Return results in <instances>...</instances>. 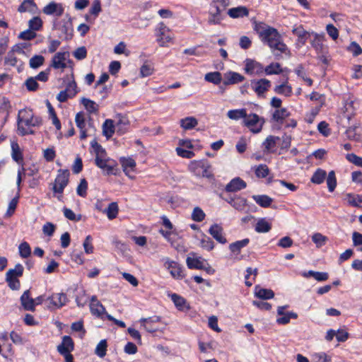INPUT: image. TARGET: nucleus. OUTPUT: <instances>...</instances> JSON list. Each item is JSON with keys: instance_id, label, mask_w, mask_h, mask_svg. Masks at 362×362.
<instances>
[{"instance_id": "nucleus-34", "label": "nucleus", "mask_w": 362, "mask_h": 362, "mask_svg": "<svg viewBox=\"0 0 362 362\" xmlns=\"http://www.w3.org/2000/svg\"><path fill=\"white\" fill-rule=\"evenodd\" d=\"M274 90L276 93L283 95L286 97H290L292 94V87L288 85L287 81L276 86Z\"/></svg>"}, {"instance_id": "nucleus-40", "label": "nucleus", "mask_w": 362, "mask_h": 362, "mask_svg": "<svg viewBox=\"0 0 362 362\" xmlns=\"http://www.w3.org/2000/svg\"><path fill=\"white\" fill-rule=\"evenodd\" d=\"M153 64L151 61H146L140 68V76L143 78L149 76L153 74Z\"/></svg>"}, {"instance_id": "nucleus-7", "label": "nucleus", "mask_w": 362, "mask_h": 362, "mask_svg": "<svg viewBox=\"0 0 362 362\" xmlns=\"http://www.w3.org/2000/svg\"><path fill=\"white\" fill-rule=\"evenodd\" d=\"M251 88L258 97H263L264 93L270 88L272 83L267 78L251 80Z\"/></svg>"}, {"instance_id": "nucleus-18", "label": "nucleus", "mask_w": 362, "mask_h": 362, "mask_svg": "<svg viewBox=\"0 0 362 362\" xmlns=\"http://www.w3.org/2000/svg\"><path fill=\"white\" fill-rule=\"evenodd\" d=\"M250 243V239L249 238H245V239H243V240H237L234 243H232L229 245V250L230 251V252L235 256V258L238 259V260H240L241 258L240 257H237V255H238L240 252H241V250L246 247Z\"/></svg>"}, {"instance_id": "nucleus-8", "label": "nucleus", "mask_w": 362, "mask_h": 362, "mask_svg": "<svg viewBox=\"0 0 362 362\" xmlns=\"http://www.w3.org/2000/svg\"><path fill=\"white\" fill-rule=\"evenodd\" d=\"M89 306L93 315L100 319H104L105 317L107 318V313H106L105 308L98 300L96 296H91Z\"/></svg>"}, {"instance_id": "nucleus-14", "label": "nucleus", "mask_w": 362, "mask_h": 362, "mask_svg": "<svg viewBox=\"0 0 362 362\" xmlns=\"http://www.w3.org/2000/svg\"><path fill=\"white\" fill-rule=\"evenodd\" d=\"M69 56L68 52H57L52 59V64L50 66L53 67L55 69H64L66 67V64L65 61L66 58Z\"/></svg>"}, {"instance_id": "nucleus-49", "label": "nucleus", "mask_w": 362, "mask_h": 362, "mask_svg": "<svg viewBox=\"0 0 362 362\" xmlns=\"http://www.w3.org/2000/svg\"><path fill=\"white\" fill-rule=\"evenodd\" d=\"M43 22L39 16H35L28 21L29 28L33 31H39L42 29Z\"/></svg>"}, {"instance_id": "nucleus-64", "label": "nucleus", "mask_w": 362, "mask_h": 362, "mask_svg": "<svg viewBox=\"0 0 362 362\" xmlns=\"http://www.w3.org/2000/svg\"><path fill=\"white\" fill-rule=\"evenodd\" d=\"M315 362H331V358L325 353L320 352L313 355Z\"/></svg>"}, {"instance_id": "nucleus-55", "label": "nucleus", "mask_w": 362, "mask_h": 362, "mask_svg": "<svg viewBox=\"0 0 362 362\" xmlns=\"http://www.w3.org/2000/svg\"><path fill=\"white\" fill-rule=\"evenodd\" d=\"M107 341L105 339L101 340L95 348V354L100 358L104 357L106 355L107 351Z\"/></svg>"}, {"instance_id": "nucleus-13", "label": "nucleus", "mask_w": 362, "mask_h": 362, "mask_svg": "<svg viewBox=\"0 0 362 362\" xmlns=\"http://www.w3.org/2000/svg\"><path fill=\"white\" fill-rule=\"evenodd\" d=\"M246 182L239 177L233 178L225 187L226 192H237L246 188Z\"/></svg>"}, {"instance_id": "nucleus-47", "label": "nucleus", "mask_w": 362, "mask_h": 362, "mask_svg": "<svg viewBox=\"0 0 362 362\" xmlns=\"http://www.w3.org/2000/svg\"><path fill=\"white\" fill-rule=\"evenodd\" d=\"M47 105L48 107L49 115L52 119L53 124L55 126L57 130H59L62 127L61 122L57 116L54 107L52 106L51 103L48 100H47Z\"/></svg>"}, {"instance_id": "nucleus-48", "label": "nucleus", "mask_w": 362, "mask_h": 362, "mask_svg": "<svg viewBox=\"0 0 362 362\" xmlns=\"http://www.w3.org/2000/svg\"><path fill=\"white\" fill-rule=\"evenodd\" d=\"M223 19V15L214 13V10H209L208 23L210 25H218Z\"/></svg>"}, {"instance_id": "nucleus-3", "label": "nucleus", "mask_w": 362, "mask_h": 362, "mask_svg": "<svg viewBox=\"0 0 362 362\" xmlns=\"http://www.w3.org/2000/svg\"><path fill=\"white\" fill-rule=\"evenodd\" d=\"M69 175L70 173L67 169H59L57 171L52 189L59 200H61L64 188L69 183Z\"/></svg>"}, {"instance_id": "nucleus-62", "label": "nucleus", "mask_w": 362, "mask_h": 362, "mask_svg": "<svg viewBox=\"0 0 362 362\" xmlns=\"http://www.w3.org/2000/svg\"><path fill=\"white\" fill-rule=\"evenodd\" d=\"M346 158L347 160L353 164H354L356 166L361 167L362 168V158L360 156H358L355 153H347L346 155Z\"/></svg>"}, {"instance_id": "nucleus-42", "label": "nucleus", "mask_w": 362, "mask_h": 362, "mask_svg": "<svg viewBox=\"0 0 362 362\" xmlns=\"http://www.w3.org/2000/svg\"><path fill=\"white\" fill-rule=\"evenodd\" d=\"M187 266L190 269H204L203 262L201 261L200 258H192L188 257L186 259Z\"/></svg>"}, {"instance_id": "nucleus-56", "label": "nucleus", "mask_w": 362, "mask_h": 362, "mask_svg": "<svg viewBox=\"0 0 362 362\" xmlns=\"http://www.w3.org/2000/svg\"><path fill=\"white\" fill-rule=\"evenodd\" d=\"M19 254L23 258L28 257L31 254V248L27 242H23L18 247Z\"/></svg>"}, {"instance_id": "nucleus-9", "label": "nucleus", "mask_w": 362, "mask_h": 362, "mask_svg": "<svg viewBox=\"0 0 362 362\" xmlns=\"http://www.w3.org/2000/svg\"><path fill=\"white\" fill-rule=\"evenodd\" d=\"M244 63V70L247 74L261 75L264 73V67L259 62L252 59H246Z\"/></svg>"}, {"instance_id": "nucleus-5", "label": "nucleus", "mask_w": 362, "mask_h": 362, "mask_svg": "<svg viewBox=\"0 0 362 362\" xmlns=\"http://www.w3.org/2000/svg\"><path fill=\"white\" fill-rule=\"evenodd\" d=\"M245 125L253 133H259L262 129L264 123V119L259 117L257 114L252 113L249 115H247L246 118L244 119Z\"/></svg>"}, {"instance_id": "nucleus-4", "label": "nucleus", "mask_w": 362, "mask_h": 362, "mask_svg": "<svg viewBox=\"0 0 362 362\" xmlns=\"http://www.w3.org/2000/svg\"><path fill=\"white\" fill-rule=\"evenodd\" d=\"M95 164L98 168H100L105 175H110L117 174V169L115 168L116 163L109 158L103 157L100 158L98 157H95Z\"/></svg>"}, {"instance_id": "nucleus-31", "label": "nucleus", "mask_w": 362, "mask_h": 362, "mask_svg": "<svg viewBox=\"0 0 362 362\" xmlns=\"http://www.w3.org/2000/svg\"><path fill=\"white\" fill-rule=\"evenodd\" d=\"M115 129L114 122L110 119H106L103 124V134L107 139H110L113 136Z\"/></svg>"}, {"instance_id": "nucleus-22", "label": "nucleus", "mask_w": 362, "mask_h": 362, "mask_svg": "<svg viewBox=\"0 0 362 362\" xmlns=\"http://www.w3.org/2000/svg\"><path fill=\"white\" fill-rule=\"evenodd\" d=\"M21 303L24 310L29 311L35 310L34 299L30 297V290H26L23 292L21 296Z\"/></svg>"}, {"instance_id": "nucleus-51", "label": "nucleus", "mask_w": 362, "mask_h": 362, "mask_svg": "<svg viewBox=\"0 0 362 362\" xmlns=\"http://www.w3.org/2000/svg\"><path fill=\"white\" fill-rule=\"evenodd\" d=\"M255 175L259 178H264L269 173V169L265 164H259L255 166Z\"/></svg>"}, {"instance_id": "nucleus-16", "label": "nucleus", "mask_w": 362, "mask_h": 362, "mask_svg": "<svg viewBox=\"0 0 362 362\" xmlns=\"http://www.w3.org/2000/svg\"><path fill=\"white\" fill-rule=\"evenodd\" d=\"M208 232L219 243L226 244L227 243V240L223 235V229L220 225L216 223L211 225Z\"/></svg>"}, {"instance_id": "nucleus-32", "label": "nucleus", "mask_w": 362, "mask_h": 362, "mask_svg": "<svg viewBox=\"0 0 362 362\" xmlns=\"http://www.w3.org/2000/svg\"><path fill=\"white\" fill-rule=\"evenodd\" d=\"M280 139L279 136L269 135L262 143V146L264 147V152H273L272 151V148H274L276 145L277 141Z\"/></svg>"}, {"instance_id": "nucleus-11", "label": "nucleus", "mask_w": 362, "mask_h": 362, "mask_svg": "<svg viewBox=\"0 0 362 362\" xmlns=\"http://www.w3.org/2000/svg\"><path fill=\"white\" fill-rule=\"evenodd\" d=\"M42 12L48 16L60 17L64 12V8L61 3L51 1L42 8Z\"/></svg>"}, {"instance_id": "nucleus-44", "label": "nucleus", "mask_w": 362, "mask_h": 362, "mask_svg": "<svg viewBox=\"0 0 362 362\" xmlns=\"http://www.w3.org/2000/svg\"><path fill=\"white\" fill-rule=\"evenodd\" d=\"M90 146L95 154V157H98L100 158L106 157L107 153L105 148L98 143L96 139H93L90 141Z\"/></svg>"}, {"instance_id": "nucleus-45", "label": "nucleus", "mask_w": 362, "mask_h": 362, "mask_svg": "<svg viewBox=\"0 0 362 362\" xmlns=\"http://www.w3.org/2000/svg\"><path fill=\"white\" fill-rule=\"evenodd\" d=\"M119 208L117 202H111L109 204L107 208L105 210L107 218L110 220L115 218L118 214Z\"/></svg>"}, {"instance_id": "nucleus-39", "label": "nucleus", "mask_w": 362, "mask_h": 362, "mask_svg": "<svg viewBox=\"0 0 362 362\" xmlns=\"http://www.w3.org/2000/svg\"><path fill=\"white\" fill-rule=\"evenodd\" d=\"M327 177V173L325 170L318 168L313 175L310 180L316 185L322 184Z\"/></svg>"}, {"instance_id": "nucleus-30", "label": "nucleus", "mask_w": 362, "mask_h": 362, "mask_svg": "<svg viewBox=\"0 0 362 362\" xmlns=\"http://www.w3.org/2000/svg\"><path fill=\"white\" fill-rule=\"evenodd\" d=\"M253 200L261 207H269L273 202V199L266 194L253 195L252 197Z\"/></svg>"}, {"instance_id": "nucleus-43", "label": "nucleus", "mask_w": 362, "mask_h": 362, "mask_svg": "<svg viewBox=\"0 0 362 362\" xmlns=\"http://www.w3.org/2000/svg\"><path fill=\"white\" fill-rule=\"evenodd\" d=\"M228 117L231 119L238 120L241 118H246L247 111L245 109L230 110L227 113Z\"/></svg>"}, {"instance_id": "nucleus-63", "label": "nucleus", "mask_w": 362, "mask_h": 362, "mask_svg": "<svg viewBox=\"0 0 362 362\" xmlns=\"http://www.w3.org/2000/svg\"><path fill=\"white\" fill-rule=\"evenodd\" d=\"M43 157L47 162H52L56 157V152L54 147L47 148L43 151Z\"/></svg>"}, {"instance_id": "nucleus-36", "label": "nucleus", "mask_w": 362, "mask_h": 362, "mask_svg": "<svg viewBox=\"0 0 362 362\" xmlns=\"http://www.w3.org/2000/svg\"><path fill=\"white\" fill-rule=\"evenodd\" d=\"M81 103L90 114L97 113L98 112V105H97L93 100L83 98L81 100Z\"/></svg>"}, {"instance_id": "nucleus-59", "label": "nucleus", "mask_w": 362, "mask_h": 362, "mask_svg": "<svg viewBox=\"0 0 362 362\" xmlns=\"http://www.w3.org/2000/svg\"><path fill=\"white\" fill-rule=\"evenodd\" d=\"M247 199L241 197H235V200L233 204V207L238 211H243L246 206Z\"/></svg>"}, {"instance_id": "nucleus-20", "label": "nucleus", "mask_w": 362, "mask_h": 362, "mask_svg": "<svg viewBox=\"0 0 362 362\" xmlns=\"http://www.w3.org/2000/svg\"><path fill=\"white\" fill-rule=\"evenodd\" d=\"M291 115L290 112L285 107L276 109L274 111L272 115L271 120L278 124H283L286 118Z\"/></svg>"}, {"instance_id": "nucleus-50", "label": "nucleus", "mask_w": 362, "mask_h": 362, "mask_svg": "<svg viewBox=\"0 0 362 362\" xmlns=\"http://www.w3.org/2000/svg\"><path fill=\"white\" fill-rule=\"evenodd\" d=\"M346 201L348 204L354 207H361L360 204L362 203V195H353L352 194H346Z\"/></svg>"}, {"instance_id": "nucleus-6", "label": "nucleus", "mask_w": 362, "mask_h": 362, "mask_svg": "<svg viewBox=\"0 0 362 362\" xmlns=\"http://www.w3.org/2000/svg\"><path fill=\"white\" fill-rule=\"evenodd\" d=\"M49 302L47 308L51 310H57L64 306L68 302V298L64 293H56L46 298Z\"/></svg>"}, {"instance_id": "nucleus-26", "label": "nucleus", "mask_w": 362, "mask_h": 362, "mask_svg": "<svg viewBox=\"0 0 362 362\" xmlns=\"http://www.w3.org/2000/svg\"><path fill=\"white\" fill-rule=\"evenodd\" d=\"M255 295L259 299L269 300L274 298V292L272 289L264 288L257 285L255 287Z\"/></svg>"}, {"instance_id": "nucleus-58", "label": "nucleus", "mask_w": 362, "mask_h": 362, "mask_svg": "<svg viewBox=\"0 0 362 362\" xmlns=\"http://www.w3.org/2000/svg\"><path fill=\"white\" fill-rule=\"evenodd\" d=\"M200 245L202 248L211 251L214 247V243L211 239V238L204 235V237L200 240Z\"/></svg>"}, {"instance_id": "nucleus-46", "label": "nucleus", "mask_w": 362, "mask_h": 362, "mask_svg": "<svg viewBox=\"0 0 362 362\" xmlns=\"http://www.w3.org/2000/svg\"><path fill=\"white\" fill-rule=\"evenodd\" d=\"M264 72L266 75L279 74L282 72L281 65L278 62L271 63L264 68Z\"/></svg>"}, {"instance_id": "nucleus-17", "label": "nucleus", "mask_w": 362, "mask_h": 362, "mask_svg": "<svg viewBox=\"0 0 362 362\" xmlns=\"http://www.w3.org/2000/svg\"><path fill=\"white\" fill-rule=\"evenodd\" d=\"M59 30L61 31V34L59 36L60 38L66 41L72 39L74 36V28L71 19L64 21L63 25L59 28Z\"/></svg>"}, {"instance_id": "nucleus-35", "label": "nucleus", "mask_w": 362, "mask_h": 362, "mask_svg": "<svg viewBox=\"0 0 362 362\" xmlns=\"http://www.w3.org/2000/svg\"><path fill=\"white\" fill-rule=\"evenodd\" d=\"M293 35L298 37V42L304 45L308 40L309 33L303 29L302 26L293 28L292 30Z\"/></svg>"}, {"instance_id": "nucleus-21", "label": "nucleus", "mask_w": 362, "mask_h": 362, "mask_svg": "<svg viewBox=\"0 0 362 362\" xmlns=\"http://www.w3.org/2000/svg\"><path fill=\"white\" fill-rule=\"evenodd\" d=\"M119 162L122 166V169L126 175L132 178L131 172H134L136 168V162L132 158L121 157Z\"/></svg>"}, {"instance_id": "nucleus-28", "label": "nucleus", "mask_w": 362, "mask_h": 362, "mask_svg": "<svg viewBox=\"0 0 362 362\" xmlns=\"http://www.w3.org/2000/svg\"><path fill=\"white\" fill-rule=\"evenodd\" d=\"M228 14L233 18H238L247 16L249 11L248 9L245 6H238L235 8H230L228 11Z\"/></svg>"}, {"instance_id": "nucleus-10", "label": "nucleus", "mask_w": 362, "mask_h": 362, "mask_svg": "<svg viewBox=\"0 0 362 362\" xmlns=\"http://www.w3.org/2000/svg\"><path fill=\"white\" fill-rule=\"evenodd\" d=\"M288 308V305L279 306L277 308V314L281 315V317L276 319V322L279 325H286L288 324L291 319H297L298 314L294 312H287L285 313L284 310Z\"/></svg>"}, {"instance_id": "nucleus-19", "label": "nucleus", "mask_w": 362, "mask_h": 362, "mask_svg": "<svg viewBox=\"0 0 362 362\" xmlns=\"http://www.w3.org/2000/svg\"><path fill=\"white\" fill-rule=\"evenodd\" d=\"M168 296L178 310L185 311L189 310L190 307L187 304V300L181 296L177 293H170L168 294Z\"/></svg>"}, {"instance_id": "nucleus-29", "label": "nucleus", "mask_w": 362, "mask_h": 362, "mask_svg": "<svg viewBox=\"0 0 362 362\" xmlns=\"http://www.w3.org/2000/svg\"><path fill=\"white\" fill-rule=\"evenodd\" d=\"M272 229V224L265 218H259L255 226V230L259 233H268Z\"/></svg>"}, {"instance_id": "nucleus-57", "label": "nucleus", "mask_w": 362, "mask_h": 362, "mask_svg": "<svg viewBox=\"0 0 362 362\" xmlns=\"http://www.w3.org/2000/svg\"><path fill=\"white\" fill-rule=\"evenodd\" d=\"M204 211L199 207H195L192 213V219L197 222H201L205 218Z\"/></svg>"}, {"instance_id": "nucleus-54", "label": "nucleus", "mask_w": 362, "mask_h": 362, "mask_svg": "<svg viewBox=\"0 0 362 362\" xmlns=\"http://www.w3.org/2000/svg\"><path fill=\"white\" fill-rule=\"evenodd\" d=\"M87 189L88 182L85 178H83L81 180L80 183L76 188V193L78 196L84 198L87 196Z\"/></svg>"}, {"instance_id": "nucleus-25", "label": "nucleus", "mask_w": 362, "mask_h": 362, "mask_svg": "<svg viewBox=\"0 0 362 362\" xmlns=\"http://www.w3.org/2000/svg\"><path fill=\"white\" fill-rule=\"evenodd\" d=\"M11 158L18 165L23 164V152L16 141H12L11 144Z\"/></svg>"}, {"instance_id": "nucleus-23", "label": "nucleus", "mask_w": 362, "mask_h": 362, "mask_svg": "<svg viewBox=\"0 0 362 362\" xmlns=\"http://www.w3.org/2000/svg\"><path fill=\"white\" fill-rule=\"evenodd\" d=\"M37 10V6L34 0H24L18 8L20 13L28 12L32 14L36 13Z\"/></svg>"}, {"instance_id": "nucleus-41", "label": "nucleus", "mask_w": 362, "mask_h": 362, "mask_svg": "<svg viewBox=\"0 0 362 362\" xmlns=\"http://www.w3.org/2000/svg\"><path fill=\"white\" fill-rule=\"evenodd\" d=\"M198 124L197 119L194 117H187L180 120V126L184 129H192Z\"/></svg>"}, {"instance_id": "nucleus-61", "label": "nucleus", "mask_w": 362, "mask_h": 362, "mask_svg": "<svg viewBox=\"0 0 362 362\" xmlns=\"http://www.w3.org/2000/svg\"><path fill=\"white\" fill-rule=\"evenodd\" d=\"M25 86L29 91H36L39 88V84L36 81V78L33 77H29L25 82Z\"/></svg>"}, {"instance_id": "nucleus-33", "label": "nucleus", "mask_w": 362, "mask_h": 362, "mask_svg": "<svg viewBox=\"0 0 362 362\" xmlns=\"http://www.w3.org/2000/svg\"><path fill=\"white\" fill-rule=\"evenodd\" d=\"M18 277L11 275V272H7L6 274V281L8 284V287L13 291H17L21 287V283Z\"/></svg>"}, {"instance_id": "nucleus-24", "label": "nucleus", "mask_w": 362, "mask_h": 362, "mask_svg": "<svg viewBox=\"0 0 362 362\" xmlns=\"http://www.w3.org/2000/svg\"><path fill=\"white\" fill-rule=\"evenodd\" d=\"M245 79L244 76L239 73L229 71L224 76L223 85L228 86L242 82Z\"/></svg>"}, {"instance_id": "nucleus-60", "label": "nucleus", "mask_w": 362, "mask_h": 362, "mask_svg": "<svg viewBox=\"0 0 362 362\" xmlns=\"http://www.w3.org/2000/svg\"><path fill=\"white\" fill-rule=\"evenodd\" d=\"M347 51L351 52L354 57H358L362 54V48L356 42H351L347 47Z\"/></svg>"}, {"instance_id": "nucleus-52", "label": "nucleus", "mask_w": 362, "mask_h": 362, "mask_svg": "<svg viewBox=\"0 0 362 362\" xmlns=\"http://www.w3.org/2000/svg\"><path fill=\"white\" fill-rule=\"evenodd\" d=\"M327 185L329 192H332L335 189L337 186V179L334 170L329 172L327 177Z\"/></svg>"}, {"instance_id": "nucleus-15", "label": "nucleus", "mask_w": 362, "mask_h": 362, "mask_svg": "<svg viewBox=\"0 0 362 362\" xmlns=\"http://www.w3.org/2000/svg\"><path fill=\"white\" fill-rule=\"evenodd\" d=\"M57 351L60 354H69L74 351V343L70 336L65 335L62 337V343L57 346Z\"/></svg>"}, {"instance_id": "nucleus-27", "label": "nucleus", "mask_w": 362, "mask_h": 362, "mask_svg": "<svg viewBox=\"0 0 362 362\" xmlns=\"http://www.w3.org/2000/svg\"><path fill=\"white\" fill-rule=\"evenodd\" d=\"M157 30L158 36V41L160 43L161 46H163L165 43L169 42L171 40V37L165 34V33L168 31V28L163 23L158 24Z\"/></svg>"}, {"instance_id": "nucleus-1", "label": "nucleus", "mask_w": 362, "mask_h": 362, "mask_svg": "<svg viewBox=\"0 0 362 362\" xmlns=\"http://www.w3.org/2000/svg\"><path fill=\"white\" fill-rule=\"evenodd\" d=\"M253 30L257 33L261 42L269 47L277 57L288 51L287 45L277 29L263 22H255Z\"/></svg>"}, {"instance_id": "nucleus-38", "label": "nucleus", "mask_w": 362, "mask_h": 362, "mask_svg": "<svg viewBox=\"0 0 362 362\" xmlns=\"http://www.w3.org/2000/svg\"><path fill=\"white\" fill-rule=\"evenodd\" d=\"M204 80L215 85H218L222 81V76L218 71L209 72L205 74Z\"/></svg>"}, {"instance_id": "nucleus-2", "label": "nucleus", "mask_w": 362, "mask_h": 362, "mask_svg": "<svg viewBox=\"0 0 362 362\" xmlns=\"http://www.w3.org/2000/svg\"><path fill=\"white\" fill-rule=\"evenodd\" d=\"M17 123L18 134L25 136L33 134L35 132L31 127H39L42 124V119L34 116L30 110H21L18 112Z\"/></svg>"}, {"instance_id": "nucleus-12", "label": "nucleus", "mask_w": 362, "mask_h": 362, "mask_svg": "<svg viewBox=\"0 0 362 362\" xmlns=\"http://www.w3.org/2000/svg\"><path fill=\"white\" fill-rule=\"evenodd\" d=\"M164 264L174 278L179 279L185 276L183 267L177 262L167 259Z\"/></svg>"}, {"instance_id": "nucleus-53", "label": "nucleus", "mask_w": 362, "mask_h": 362, "mask_svg": "<svg viewBox=\"0 0 362 362\" xmlns=\"http://www.w3.org/2000/svg\"><path fill=\"white\" fill-rule=\"evenodd\" d=\"M45 62V57L42 55L35 54L30 58L29 64L32 69H36L41 66Z\"/></svg>"}, {"instance_id": "nucleus-37", "label": "nucleus", "mask_w": 362, "mask_h": 362, "mask_svg": "<svg viewBox=\"0 0 362 362\" xmlns=\"http://www.w3.org/2000/svg\"><path fill=\"white\" fill-rule=\"evenodd\" d=\"M11 108L10 102L6 97L0 95V114L4 115V122L8 116L9 109Z\"/></svg>"}]
</instances>
